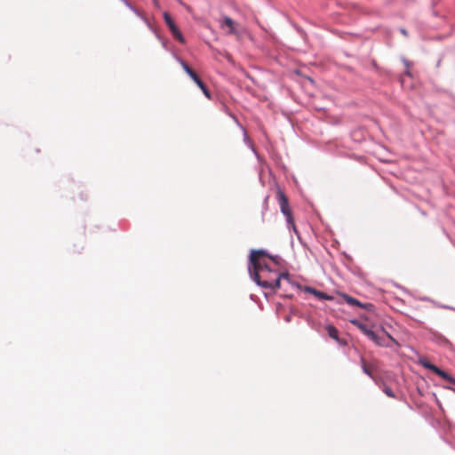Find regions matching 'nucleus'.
I'll return each mask as SVG.
<instances>
[{
	"mask_svg": "<svg viewBox=\"0 0 455 455\" xmlns=\"http://www.w3.org/2000/svg\"><path fill=\"white\" fill-rule=\"evenodd\" d=\"M202 92H204V94L208 98V99H211V93L209 92V90L207 89V87L205 86V84H204V82L202 83V86H198Z\"/></svg>",
	"mask_w": 455,
	"mask_h": 455,
	"instance_id": "obj_13",
	"label": "nucleus"
},
{
	"mask_svg": "<svg viewBox=\"0 0 455 455\" xmlns=\"http://www.w3.org/2000/svg\"><path fill=\"white\" fill-rule=\"evenodd\" d=\"M341 297L343 298V299L350 306L352 307H362L367 311H370V312H372L375 308L374 305L371 304V303H362L360 302L358 299L346 294V293H342L341 294Z\"/></svg>",
	"mask_w": 455,
	"mask_h": 455,
	"instance_id": "obj_5",
	"label": "nucleus"
},
{
	"mask_svg": "<svg viewBox=\"0 0 455 455\" xmlns=\"http://www.w3.org/2000/svg\"><path fill=\"white\" fill-rule=\"evenodd\" d=\"M401 32H402L404 36H407V31H406L404 28H402V29H401Z\"/></svg>",
	"mask_w": 455,
	"mask_h": 455,
	"instance_id": "obj_17",
	"label": "nucleus"
},
{
	"mask_svg": "<svg viewBox=\"0 0 455 455\" xmlns=\"http://www.w3.org/2000/svg\"><path fill=\"white\" fill-rule=\"evenodd\" d=\"M221 27H227L228 28V34L230 35H237L238 32L235 28V22L229 17H224L223 22L221 23Z\"/></svg>",
	"mask_w": 455,
	"mask_h": 455,
	"instance_id": "obj_7",
	"label": "nucleus"
},
{
	"mask_svg": "<svg viewBox=\"0 0 455 455\" xmlns=\"http://www.w3.org/2000/svg\"><path fill=\"white\" fill-rule=\"evenodd\" d=\"M180 65L184 71L191 77V79L198 85L202 86L203 81L198 75L183 60H180Z\"/></svg>",
	"mask_w": 455,
	"mask_h": 455,
	"instance_id": "obj_6",
	"label": "nucleus"
},
{
	"mask_svg": "<svg viewBox=\"0 0 455 455\" xmlns=\"http://www.w3.org/2000/svg\"><path fill=\"white\" fill-rule=\"evenodd\" d=\"M382 331L385 332L389 340H391L394 343H396V340L389 333H387L384 329H382Z\"/></svg>",
	"mask_w": 455,
	"mask_h": 455,
	"instance_id": "obj_15",
	"label": "nucleus"
},
{
	"mask_svg": "<svg viewBox=\"0 0 455 455\" xmlns=\"http://www.w3.org/2000/svg\"><path fill=\"white\" fill-rule=\"evenodd\" d=\"M421 365L423 367H425L426 369L430 370L431 371H433L436 375L440 376L443 379L447 380L451 384L455 385V379L453 377H451L447 372H445L442 369L438 368L435 364L431 363L430 362H428L427 360L421 361Z\"/></svg>",
	"mask_w": 455,
	"mask_h": 455,
	"instance_id": "obj_4",
	"label": "nucleus"
},
{
	"mask_svg": "<svg viewBox=\"0 0 455 455\" xmlns=\"http://www.w3.org/2000/svg\"><path fill=\"white\" fill-rule=\"evenodd\" d=\"M177 40H179L180 43H184L185 39L182 36V34L180 32L178 35L174 36Z\"/></svg>",
	"mask_w": 455,
	"mask_h": 455,
	"instance_id": "obj_14",
	"label": "nucleus"
},
{
	"mask_svg": "<svg viewBox=\"0 0 455 455\" xmlns=\"http://www.w3.org/2000/svg\"><path fill=\"white\" fill-rule=\"evenodd\" d=\"M277 198L280 204L282 213L286 217L287 222L295 229V224L292 218L291 211L289 206L288 198L282 190L277 191Z\"/></svg>",
	"mask_w": 455,
	"mask_h": 455,
	"instance_id": "obj_3",
	"label": "nucleus"
},
{
	"mask_svg": "<svg viewBox=\"0 0 455 455\" xmlns=\"http://www.w3.org/2000/svg\"><path fill=\"white\" fill-rule=\"evenodd\" d=\"M326 331H327L328 335H329L331 339H335V340H336V341H338L339 344H341V345H346V344H347V343H346V341L341 340V339L339 338V331H338L337 328H336V327H334L333 325H331V324H330V325H327V326H326Z\"/></svg>",
	"mask_w": 455,
	"mask_h": 455,
	"instance_id": "obj_8",
	"label": "nucleus"
},
{
	"mask_svg": "<svg viewBox=\"0 0 455 455\" xmlns=\"http://www.w3.org/2000/svg\"><path fill=\"white\" fill-rule=\"evenodd\" d=\"M306 291L311 294H314L319 299L332 300L333 297L328 295L323 291H317L311 287H307Z\"/></svg>",
	"mask_w": 455,
	"mask_h": 455,
	"instance_id": "obj_10",
	"label": "nucleus"
},
{
	"mask_svg": "<svg viewBox=\"0 0 455 455\" xmlns=\"http://www.w3.org/2000/svg\"><path fill=\"white\" fill-rule=\"evenodd\" d=\"M383 392L389 397H392V398H395V393L393 392V390L387 387V386H384L383 387Z\"/></svg>",
	"mask_w": 455,
	"mask_h": 455,
	"instance_id": "obj_12",
	"label": "nucleus"
},
{
	"mask_svg": "<svg viewBox=\"0 0 455 455\" xmlns=\"http://www.w3.org/2000/svg\"><path fill=\"white\" fill-rule=\"evenodd\" d=\"M172 34L173 35V36H175L176 35H178L180 31V29L178 28V27L176 26L175 28H172V29L171 30Z\"/></svg>",
	"mask_w": 455,
	"mask_h": 455,
	"instance_id": "obj_16",
	"label": "nucleus"
},
{
	"mask_svg": "<svg viewBox=\"0 0 455 455\" xmlns=\"http://www.w3.org/2000/svg\"><path fill=\"white\" fill-rule=\"evenodd\" d=\"M350 323L357 327L365 336H367L371 340H372L376 345L379 347H390V345L387 342V340L379 337L376 332H374L371 329L368 328L367 325L361 323L359 320L353 319Z\"/></svg>",
	"mask_w": 455,
	"mask_h": 455,
	"instance_id": "obj_2",
	"label": "nucleus"
},
{
	"mask_svg": "<svg viewBox=\"0 0 455 455\" xmlns=\"http://www.w3.org/2000/svg\"><path fill=\"white\" fill-rule=\"evenodd\" d=\"M164 21L165 23L167 24V26L169 27L170 30L172 29V28H175L176 25L174 23V21L172 20V17L170 16L169 13L167 12H164Z\"/></svg>",
	"mask_w": 455,
	"mask_h": 455,
	"instance_id": "obj_11",
	"label": "nucleus"
},
{
	"mask_svg": "<svg viewBox=\"0 0 455 455\" xmlns=\"http://www.w3.org/2000/svg\"><path fill=\"white\" fill-rule=\"evenodd\" d=\"M361 364H362V369H363V371L367 374L368 376H370L371 378H373V371H375L376 369V365L374 363H367L365 359L363 357L361 358Z\"/></svg>",
	"mask_w": 455,
	"mask_h": 455,
	"instance_id": "obj_9",
	"label": "nucleus"
},
{
	"mask_svg": "<svg viewBox=\"0 0 455 455\" xmlns=\"http://www.w3.org/2000/svg\"><path fill=\"white\" fill-rule=\"evenodd\" d=\"M281 260L280 257L271 256L264 250H252L249 259L251 277L262 288L280 289L282 281L290 283L289 274L278 268Z\"/></svg>",
	"mask_w": 455,
	"mask_h": 455,
	"instance_id": "obj_1",
	"label": "nucleus"
},
{
	"mask_svg": "<svg viewBox=\"0 0 455 455\" xmlns=\"http://www.w3.org/2000/svg\"><path fill=\"white\" fill-rule=\"evenodd\" d=\"M153 3H154V5L156 6H158L159 5V3L157 0H153Z\"/></svg>",
	"mask_w": 455,
	"mask_h": 455,
	"instance_id": "obj_18",
	"label": "nucleus"
}]
</instances>
